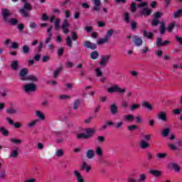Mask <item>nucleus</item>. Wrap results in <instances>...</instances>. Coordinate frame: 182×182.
Returning <instances> with one entry per match:
<instances>
[{
  "label": "nucleus",
  "instance_id": "nucleus-1",
  "mask_svg": "<svg viewBox=\"0 0 182 182\" xmlns=\"http://www.w3.org/2000/svg\"><path fill=\"white\" fill-rule=\"evenodd\" d=\"M28 75V69L23 68L20 70L19 75L21 80H31V82H36V77L33 75Z\"/></svg>",
  "mask_w": 182,
  "mask_h": 182
},
{
  "label": "nucleus",
  "instance_id": "nucleus-2",
  "mask_svg": "<svg viewBox=\"0 0 182 182\" xmlns=\"http://www.w3.org/2000/svg\"><path fill=\"white\" fill-rule=\"evenodd\" d=\"M138 8L141 9V15H144L145 16H149L151 14V9L147 8V2H142L138 4Z\"/></svg>",
  "mask_w": 182,
  "mask_h": 182
},
{
  "label": "nucleus",
  "instance_id": "nucleus-3",
  "mask_svg": "<svg viewBox=\"0 0 182 182\" xmlns=\"http://www.w3.org/2000/svg\"><path fill=\"white\" fill-rule=\"evenodd\" d=\"M93 133H95V130L92 128H87L85 129V133H81L77 134V139H89L93 136Z\"/></svg>",
  "mask_w": 182,
  "mask_h": 182
},
{
  "label": "nucleus",
  "instance_id": "nucleus-4",
  "mask_svg": "<svg viewBox=\"0 0 182 182\" xmlns=\"http://www.w3.org/2000/svg\"><path fill=\"white\" fill-rule=\"evenodd\" d=\"M107 90L108 92H126L127 91V88H122L119 84H112L108 87Z\"/></svg>",
  "mask_w": 182,
  "mask_h": 182
},
{
  "label": "nucleus",
  "instance_id": "nucleus-5",
  "mask_svg": "<svg viewBox=\"0 0 182 182\" xmlns=\"http://www.w3.org/2000/svg\"><path fill=\"white\" fill-rule=\"evenodd\" d=\"M19 150H21L19 147L15 146L11 150L9 157L10 159H17L18 156H19Z\"/></svg>",
  "mask_w": 182,
  "mask_h": 182
},
{
  "label": "nucleus",
  "instance_id": "nucleus-6",
  "mask_svg": "<svg viewBox=\"0 0 182 182\" xmlns=\"http://www.w3.org/2000/svg\"><path fill=\"white\" fill-rule=\"evenodd\" d=\"M73 173L77 182H85V178H83V175H82L80 171L74 170Z\"/></svg>",
  "mask_w": 182,
  "mask_h": 182
},
{
  "label": "nucleus",
  "instance_id": "nucleus-7",
  "mask_svg": "<svg viewBox=\"0 0 182 182\" xmlns=\"http://www.w3.org/2000/svg\"><path fill=\"white\" fill-rule=\"evenodd\" d=\"M1 16L4 22H8V20L9 19V18L11 16V11L7 9H3L1 10Z\"/></svg>",
  "mask_w": 182,
  "mask_h": 182
},
{
  "label": "nucleus",
  "instance_id": "nucleus-8",
  "mask_svg": "<svg viewBox=\"0 0 182 182\" xmlns=\"http://www.w3.org/2000/svg\"><path fill=\"white\" fill-rule=\"evenodd\" d=\"M69 22L68 21V19H64L63 22L61 26V28L63 29V33H69Z\"/></svg>",
  "mask_w": 182,
  "mask_h": 182
},
{
  "label": "nucleus",
  "instance_id": "nucleus-9",
  "mask_svg": "<svg viewBox=\"0 0 182 182\" xmlns=\"http://www.w3.org/2000/svg\"><path fill=\"white\" fill-rule=\"evenodd\" d=\"M25 92H33L36 90V85L33 83H30L23 86Z\"/></svg>",
  "mask_w": 182,
  "mask_h": 182
},
{
  "label": "nucleus",
  "instance_id": "nucleus-10",
  "mask_svg": "<svg viewBox=\"0 0 182 182\" xmlns=\"http://www.w3.org/2000/svg\"><path fill=\"white\" fill-rule=\"evenodd\" d=\"M92 2L94 5L92 11H96L97 12H99V11H100V9L102 8V3L100 2V0H93Z\"/></svg>",
  "mask_w": 182,
  "mask_h": 182
},
{
  "label": "nucleus",
  "instance_id": "nucleus-11",
  "mask_svg": "<svg viewBox=\"0 0 182 182\" xmlns=\"http://www.w3.org/2000/svg\"><path fill=\"white\" fill-rule=\"evenodd\" d=\"M109 59H110V55H103L101 58V60L100 62V66H106L107 65V62H109Z\"/></svg>",
  "mask_w": 182,
  "mask_h": 182
},
{
  "label": "nucleus",
  "instance_id": "nucleus-12",
  "mask_svg": "<svg viewBox=\"0 0 182 182\" xmlns=\"http://www.w3.org/2000/svg\"><path fill=\"white\" fill-rule=\"evenodd\" d=\"M167 45H170V41H163L161 38L156 39V46L161 47V46H166Z\"/></svg>",
  "mask_w": 182,
  "mask_h": 182
},
{
  "label": "nucleus",
  "instance_id": "nucleus-13",
  "mask_svg": "<svg viewBox=\"0 0 182 182\" xmlns=\"http://www.w3.org/2000/svg\"><path fill=\"white\" fill-rule=\"evenodd\" d=\"M139 147H140V149H149V147H150V144H149V142H147V141H146L144 139H141L139 141Z\"/></svg>",
  "mask_w": 182,
  "mask_h": 182
},
{
  "label": "nucleus",
  "instance_id": "nucleus-14",
  "mask_svg": "<svg viewBox=\"0 0 182 182\" xmlns=\"http://www.w3.org/2000/svg\"><path fill=\"white\" fill-rule=\"evenodd\" d=\"M133 42L136 46H141L143 45V40L139 36H134Z\"/></svg>",
  "mask_w": 182,
  "mask_h": 182
},
{
  "label": "nucleus",
  "instance_id": "nucleus-15",
  "mask_svg": "<svg viewBox=\"0 0 182 182\" xmlns=\"http://www.w3.org/2000/svg\"><path fill=\"white\" fill-rule=\"evenodd\" d=\"M6 122H8L9 124H14L16 129H20V127H22V124L21 123H14V121L9 117L6 118Z\"/></svg>",
  "mask_w": 182,
  "mask_h": 182
},
{
  "label": "nucleus",
  "instance_id": "nucleus-16",
  "mask_svg": "<svg viewBox=\"0 0 182 182\" xmlns=\"http://www.w3.org/2000/svg\"><path fill=\"white\" fill-rule=\"evenodd\" d=\"M84 46L85 48H88L89 49H96L97 48V46L96 44L91 43L90 41H85L84 42Z\"/></svg>",
  "mask_w": 182,
  "mask_h": 182
},
{
  "label": "nucleus",
  "instance_id": "nucleus-17",
  "mask_svg": "<svg viewBox=\"0 0 182 182\" xmlns=\"http://www.w3.org/2000/svg\"><path fill=\"white\" fill-rule=\"evenodd\" d=\"M81 169L84 170V171H85V173H89V171H90V170H92V167L90 166H89L87 164L84 162L81 165Z\"/></svg>",
  "mask_w": 182,
  "mask_h": 182
},
{
  "label": "nucleus",
  "instance_id": "nucleus-18",
  "mask_svg": "<svg viewBox=\"0 0 182 182\" xmlns=\"http://www.w3.org/2000/svg\"><path fill=\"white\" fill-rule=\"evenodd\" d=\"M158 119L162 120V122H167V114L165 112H161L158 114Z\"/></svg>",
  "mask_w": 182,
  "mask_h": 182
},
{
  "label": "nucleus",
  "instance_id": "nucleus-19",
  "mask_svg": "<svg viewBox=\"0 0 182 182\" xmlns=\"http://www.w3.org/2000/svg\"><path fill=\"white\" fill-rule=\"evenodd\" d=\"M124 120L125 122H132L133 120H134V116L133 114H125L124 116Z\"/></svg>",
  "mask_w": 182,
  "mask_h": 182
},
{
  "label": "nucleus",
  "instance_id": "nucleus-20",
  "mask_svg": "<svg viewBox=\"0 0 182 182\" xmlns=\"http://www.w3.org/2000/svg\"><path fill=\"white\" fill-rule=\"evenodd\" d=\"M110 111L112 114H117V113H119V109L117 108V106L115 105V104H113L110 106Z\"/></svg>",
  "mask_w": 182,
  "mask_h": 182
},
{
  "label": "nucleus",
  "instance_id": "nucleus-21",
  "mask_svg": "<svg viewBox=\"0 0 182 182\" xmlns=\"http://www.w3.org/2000/svg\"><path fill=\"white\" fill-rule=\"evenodd\" d=\"M86 157L87 159H93L95 157V151L93 149H90L86 151Z\"/></svg>",
  "mask_w": 182,
  "mask_h": 182
},
{
  "label": "nucleus",
  "instance_id": "nucleus-22",
  "mask_svg": "<svg viewBox=\"0 0 182 182\" xmlns=\"http://www.w3.org/2000/svg\"><path fill=\"white\" fill-rule=\"evenodd\" d=\"M95 154H97V156H99V157H101V156H103V149H102V147L96 146Z\"/></svg>",
  "mask_w": 182,
  "mask_h": 182
},
{
  "label": "nucleus",
  "instance_id": "nucleus-23",
  "mask_svg": "<svg viewBox=\"0 0 182 182\" xmlns=\"http://www.w3.org/2000/svg\"><path fill=\"white\" fill-rule=\"evenodd\" d=\"M95 72L97 77H102V76H103V71H102V68H95Z\"/></svg>",
  "mask_w": 182,
  "mask_h": 182
},
{
  "label": "nucleus",
  "instance_id": "nucleus-24",
  "mask_svg": "<svg viewBox=\"0 0 182 182\" xmlns=\"http://www.w3.org/2000/svg\"><path fill=\"white\" fill-rule=\"evenodd\" d=\"M6 113H8V114H15L18 113V110L15 108L10 107L6 110Z\"/></svg>",
  "mask_w": 182,
  "mask_h": 182
},
{
  "label": "nucleus",
  "instance_id": "nucleus-25",
  "mask_svg": "<svg viewBox=\"0 0 182 182\" xmlns=\"http://www.w3.org/2000/svg\"><path fill=\"white\" fill-rule=\"evenodd\" d=\"M10 141H11V143H13L14 144L19 145L22 143V139H18L16 138H11Z\"/></svg>",
  "mask_w": 182,
  "mask_h": 182
},
{
  "label": "nucleus",
  "instance_id": "nucleus-26",
  "mask_svg": "<svg viewBox=\"0 0 182 182\" xmlns=\"http://www.w3.org/2000/svg\"><path fill=\"white\" fill-rule=\"evenodd\" d=\"M146 178H147V174L141 173L139 176V178L138 179L137 182H144L146 181Z\"/></svg>",
  "mask_w": 182,
  "mask_h": 182
},
{
  "label": "nucleus",
  "instance_id": "nucleus-27",
  "mask_svg": "<svg viewBox=\"0 0 182 182\" xmlns=\"http://www.w3.org/2000/svg\"><path fill=\"white\" fill-rule=\"evenodd\" d=\"M36 115L38 119H40V120H45V115L43 114V113H42V112L36 111Z\"/></svg>",
  "mask_w": 182,
  "mask_h": 182
},
{
  "label": "nucleus",
  "instance_id": "nucleus-28",
  "mask_svg": "<svg viewBox=\"0 0 182 182\" xmlns=\"http://www.w3.org/2000/svg\"><path fill=\"white\" fill-rule=\"evenodd\" d=\"M90 56L91 59L96 60L97 58H99V53L97 51H92L90 54Z\"/></svg>",
  "mask_w": 182,
  "mask_h": 182
},
{
  "label": "nucleus",
  "instance_id": "nucleus-29",
  "mask_svg": "<svg viewBox=\"0 0 182 182\" xmlns=\"http://www.w3.org/2000/svg\"><path fill=\"white\" fill-rule=\"evenodd\" d=\"M149 173L151 174H153V176H155L156 177H159V176L161 175V172L160 171H157V170H150Z\"/></svg>",
  "mask_w": 182,
  "mask_h": 182
},
{
  "label": "nucleus",
  "instance_id": "nucleus-30",
  "mask_svg": "<svg viewBox=\"0 0 182 182\" xmlns=\"http://www.w3.org/2000/svg\"><path fill=\"white\" fill-rule=\"evenodd\" d=\"M181 15H182V9H179L173 12V18H180Z\"/></svg>",
  "mask_w": 182,
  "mask_h": 182
},
{
  "label": "nucleus",
  "instance_id": "nucleus-31",
  "mask_svg": "<svg viewBox=\"0 0 182 182\" xmlns=\"http://www.w3.org/2000/svg\"><path fill=\"white\" fill-rule=\"evenodd\" d=\"M65 154V151L63 149H57L55 151L56 157H62Z\"/></svg>",
  "mask_w": 182,
  "mask_h": 182
},
{
  "label": "nucleus",
  "instance_id": "nucleus-32",
  "mask_svg": "<svg viewBox=\"0 0 182 182\" xmlns=\"http://www.w3.org/2000/svg\"><path fill=\"white\" fill-rule=\"evenodd\" d=\"M142 106L143 107H146V109H148V110H153V106H151V105H150L147 102H144L142 103Z\"/></svg>",
  "mask_w": 182,
  "mask_h": 182
},
{
  "label": "nucleus",
  "instance_id": "nucleus-33",
  "mask_svg": "<svg viewBox=\"0 0 182 182\" xmlns=\"http://www.w3.org/2000/svg\"><path fill=\"white\" fill-rule=\"evenodd\" d=\"M38 122H39V120H38V119H34V120L30 122L27 124V127H35V126H36V124L38 123Z\"/></svg>",
  "mask_w": 182,
  "mask_h": 182
},
{
  "label": "nucleus",
  "instance_id": "nucleus-34",
  "mask_svg": "<svg viewBox=\"0 0 182 182\" xmlns=\"http://www.w3.org/2000/svg\"><path fill=\"white\" fill-rule=\"evenodd\" d=\"M174 26H176V22L173 21L168 26L166 30L168 31V32H171L173 29H174Z\"/></svg>",
  "mask_w": 182,
  "mask_h": 182
},
{
  "label": "nucleus",
  "instance_id": "nucleus-35",
  "mask_svg": "<svg viewBox=\"0 0 182 182\" xmlns=\"http://www.w3.org/2000/svg\"><path fill=\"white\" fill-rule=\"evenodd\" d=\"M18 66L19 63L17 60L13 61V63H11V68L13 70H17Z\"/></svg>",
  "mask_w": 182,
  "mask_h": 182
},
{
  "label": "nucleus",
  "instance_id": "nucleus-36",
  "mask_svg": "<svg viewBox=\"0 0 182 182\" xmlns=\"http://www.w3.org/2000/svg\"><path fill=\"white\" fill-rule=\"evenodd\" d=\"M60 23V19L56 18L54 21V25L57 31H59V29H60V26L59 25Z\"/></svg>",
  "mask_w": 182,
  "mask_h": 182
},
{
  "label": "nucleus",
  "instance_id": "nucleus-37",
  "mask_svg": "<svg viewBox=\"0 0 182 182\" xmlns=\"http://www.w3.org/2000/svg\"><path fill=\"white\" fill-rule=\"evenodd\" d=\"M107 42H109V40L107 37L105 36V38H101L97 41L98 45H103V43H106Z\"/></svg>",
  "mask_w": 182,
  "mask_h": 182
},
{
  "label": "nucleus",
  "instance_id": "nucleus-38",
  "mask_svg": "<svg viewBox=\"0 0 182 182\" xmlns=\"http://www.w3.org/2000/svg\"><path fill=\"white\" fill-rule=\"evenodd\" d=\"M170 134V128H166L162 131V136L164 137H167Z\"/></svg>",
  "mask_w": 182,
  "mask_h": 182
},
{
  "label": "nucleus",
  "instance_id": "nucleus-39",
  "mask_svg": "<svg viewBox=\"0 0 182 182\" xmlns=\"http://www.w3.org/2000/svg\"><path fill=\"white\" fill-rule=\"evenodd\" d=\"M9 23H11V25H16V23H18V20L16 18H9L7 21Z\"/></svg>",
  "mask_w": 182,
  "mask_h": 182
},
{
  "label": "nucleus",
  "instance_id": "nucleus-40",
  "mask_svg": "<svg viewBox=\"0 0 182 182\" xmlns=\"http://www.w3.org/2000/svg\"><path fill=\"white\" fill-rule=\"evenodd\" d=\"M72 5V1L70 0H65L64 2L60 4L61 6H70Z\"/></svg>",
  "mask_w": 182,
  "mask_h": 182
},
{
  "label": "nucleus",
  "instance_id": "nucleus-41",
  "mask_svg": "<svg viewBox=\"0 0 182 182\" xmlns=\"http://www.w3.org/2000/svg\"><path fill=\"white\" fill-rule=\"evenodd\" d=\"M171 167L173 170H174V171H176V173H178V171H180L181 170V168L176 164H172Z\"/></svg>",
  "mask_w": 182,
  "mask_h": 182
},
{
  "label": "nucleus",
  "instance_id": "nucleus-42",
  "mask_svg": "<svg viewBox=\"0 0 182 182\" xmlns=\"http://www.w3.org/2000/svg\"><path fill=\"white\" fill-rule=\"evenodd\" d=\"M165 31H166V27H165L164 22H161V26L159 28V32H160V33L163 34V33H164Z\"/></svg>",
  "mask_w": 182,
  "mask_h": 182
},
{
  "label": "nucleus",
  "instance_id": "nucleus-43",
  "mask_svg": "<svg viewBox=\"0 0 182 182\" xmlns=\"http://www.w3.org/2000/svg\"><path fill=\"white\" fill-rule=\"evenodd\" d=\"M114 32V31L113 29L109 30L107 32L105 37L107 38L108 40L110 39V37L112 36V35H113Z\"/></svg>",
  "mask_w": 182,
  "mask_h": 182
},
{
  "label": "nucleus",
  "instance_id": "nucleus-44",
  "mask_svg": "<svg viewBox=\"0 0 182 182\" xmlns=\"http://www.w3.org/2000/svg\"><path fill=\"white\" fill-rule=\"evenodd\" d=\"M22 50H23V53H25L26 55H28V53H29V50H30L29 46H23L22 47Z\"/></svg>",
  "mask_w": 182,
  "mask_h": 182
},
{
  "label": "nucleus",
  "instance_id": "nucleus-45",
  "mask_svg": "<svg viewBox=\"0 0 182 182\" xmlns=\"http://www.w3.org/2000/svg\"><path fill=\"white\" fill-rule=\"evenodd\" d=\"M144 36L145 38H148V39H151V38H153V35L151 34V33H149L146 31H144Z\"/></svg>",
  "mask_w": 182,
  "mask_h": 182
},
{
  "label": "nucleus",
  "instance_id": "nucleus-46",
  "mask_svg": "<svg viewBox=\"0 0 182 182\" xmlns=\"http://www.w3.org/2000/svg\"><path fill=\"white\" fill-rule=\"evenodd\" d=\"M0 132L2 133L3 136H8L9 134L8 130L4 127H0Z\"/></svg>",
  "mask_w": 182,
  "mask_h": 182
},
{
  "label": "nucleus",
  "instance_id": "nucleus-47",
  "mask_svg": "<svg viewBox=\"0 0 182 182\" xmlns=\"http://www.w3.org/2000/svg\"><path fill=\"white\" fill-rule=\"evenodd\" d=\"M79 106H80V100H77L73 105V109L75 110H76V109H77L79 107Z\"/></svg>",
  "mask_w": 182,
  "mask_h": 182
},
{
  "label": "nucleus",
  "instance_id": "nucleus-48",
  "mask_svg": "<svg viewBox=\"0 0 182 182\" xmlns=\"http://www.w3.org/2000/svg\"><path fill=\"white\" fill-rule=\"evenodd\" d=\"M124 16L125 22H130V14L129 13H124Z\"/></svg>",
  "mask_w": 182,
  "mask_h": 182
},
{
  "label": "nucleus",
  "instance_id": "nucleus-49",
  "mask_svg": "<svg viewBox=\"0 0 182 182\" xmlns=\"http://www.w3.org/2000/svg\"><path fill=\"white\" fill-rule=\"evenodd\" d=\"M59 97L61 100H68V99H70V96L68 95H60Z\"/></svg>",
  "mask_w": 182,
  "mask_h": 182
},
{
  "label": "nucleus",
  "instance_id": "nucleus-50",
  "mask_svg": "<svg viewBox=\"0 0 182 182\" xmlns=\"http://www.w3.org/2000/svg\"><path fill=\"white\" fill-rule=\"evenodd\" d=\"M22 2L25 4H24L25 9H28V11H31V4L26 3V0H22Z\"/></svg>",
  "mask_w": 182,
  "mask_h": 182
},
{
  "label": "nucleus",
  "instance_id": "nucleus-51",
  "mask_svg": "<svg viewBox=\"0 0 182 182\" xmlns=\"http://www.w3.org/2000/svg\"><path fill=\"white\" fill-rule=\"evenodd\" d=\"M167 156V154L166 153H159L157 154L156 157L157 159H164Z\"/></svg>",
  "mask_w": 182,
  "mask_h": 182
},
{
  "label": "nucleus",
  "instance_id": "nucleus-52",
  "mask_svg": "<svg viewBox=\"0 0 182 182\" xmlns=\"http://www.w3.org/2000/svg\"><path fill=\"white\" fill-rule=\"evenodd\" d=\"M66 41H67L68 46H69L70 48H72V45H73L72 38L71 37H68Z\"/></svg>",
  "mask_w": 182,
  "mask_h": 182
},
{
  "label": "nucleus",
  "instance_id": "nucleus-53",
  "mask_svg": "<svg viewBox=\"0 0 182 182\" xmlns=\"http://www.w3.org/2000/svg\"><path fill=\"white\" fill-rule=\"evenodd\" d=\"M60 70H62V68H59L54 71V73H53L54 77H58V75H59V73H60Z\"/></svg>",
  "mask_w": 182,
  "mask_h": 182
},
{
  "label": "nucleus",
  "instance_id": "nucleus-54",
  "mask_svg": "<svg viewBox=\"0 0 182 182\" xmlns=\"http://www.w3.org/2000/svg\"><path fill=\"white\" fill-rule=\"evenodd\" d=\"M127 129L129 132H133L137 129V127L136 125H130L128 126Z\"/></svg>",
  "mask_w": 182,
  "mask_h": 182
},
{
  "label": "nucleus",
  "instance_id": "nucleus-55",
  "mask_svg": "<svg viewBox=\"0 0 182 182\" xmlns=\"http://www.w3.org/2000/svg\"><path fill=\"white\" fill-rule=\"evenodd\" d=\"M11 48L13 49H18L19 48V44H18V43L16 42H11Z\"/></svg>",
  "mask_w": 182,
  "mask_h": 182
},
{
  "label": "nucleus",
  "instance_id": "nucleus-56",
  "mask_svg": "<svg viewBox=\"0 0 182 182\" xmlns=\"http://www.w3.org/2000/svg\"><path fill=\"white\" fill-rule=\"evenodd\" d=\"M155 55L156 56H158V58H161V55H163V50H157L155 52Z\"/></svg>",
  "mask_w": 182,
  "mask_h": 182
},
{
  "label": "nucleus",
  "instance_id": "nucleus-57",
  "mask_svg": "<svg viewBox=\"0 0 182 182\" xmlns=\"http://www.w3.org/2000/svg\"><path fill=\"white\" fill-rule=\"evenodd\" d=\"M139 107H140V105L139 104H134L132 105V106L131 107V110H136Z\"/></svg>",
  "mask_w": 182,
  "mask_h": 182
},
{
  "label": "nucleus",
  "instance_id": "nucleus-58",
  "mask_svg": "<svg viewBox=\"0 0 182 182\" xmlns=\"http://www.w3.org/2000/svg\"><path fill=\"white\" fill-rule=\"evenodd\" d=\"M181 112H182V109H175L173 110V114H180Z\"/></svg>",
  "mask_w": 182,
  "mask_h": 182
},
{
  "label": "nucleus",
  "instance_id": "nucleus-59",
  "mask_svg": "<svg viewBox=\"0 0 182 182\" xmlns=\"http://www.w3.org/2000/svg\"><path fill=\"white\" fill-rule=\"evenodd\" d=\"M20 14L23 15V16H28V13H26V11L23 9H20Z\"/></svg>",
  "mask_w": 182,
  "mask_h": 182
},
{
  "label": "nucleus",
  "instance_id": "nucleus-60",
  "mask_svg": "<svg viewBox=\"0 0 182 182\" xmlns=\"http://www.w3.org/2000/svg\"><path fill=\"white\" fill-rule=\"evenodd\" d=\"M116 129H120L122 126H123V122H117V124H114Z\"/></svg>",
  "mask_w": 182,
  "mask_h": 182
},
{
  "label": "nucleus",
  "instance_id": "nucleus-61",
  "mask_svg": "<svg viewBox=\"0 0 182 182\" xmlns=\"http://www.w3.org/2000/svg\"><path fill=\"white\" fill-rule=\"evenodd\" d=\"M135 119H136V123L140 124V123H141V122H143V118H141V117H140V116L136 117Z\"/></svg>",
  "mask_w": 182,
  "mask_h": 182
},
{
  "label": "nucleus",
  "instance_id": "nucleus-62",
  "mask_svg": "<svg viewBox=\"0 0 182 182\" xmlns=\"http://www.w3.org/2000/svg\"><path fill=\"white\" fill-rule=\"evenodd\" d=\"M48 19H49L48 15H46V14H43L41 21H48Z\"/></svg>",
  "mask_w": 182,
  "mask_h": 182
},
{
  "label": "nucleus",
  "instance_id": "nucleus-63",
  "mask_svg": "<svg viewBox=\"0 0 182 182\" xmlns=\"http://www.w3.org/2000/svg\"><path fill=\"white\" fill-rule=\"evenodd\" d=\"M175 38H176V40L178 42V43L182 45V37L176 36Z\"/></svg>",
  "mask_w": 182,
  "mask_h": 182
},
{
  "label": "nucleus",
  "instance_id": "nucleus-64",
  "mask_svg": "<svg viewBox=\"0 0 182 182\" xmlns=\"http://www.w3.org/2000/svg\"><path fill=\"white\" fill-rule=\"evenodd\" d=\"M26 182H36V178H27V179L26 180Z\"/></svg>",
  "mask_w": 182,
  "mask_h": 182
}]
</instances>
